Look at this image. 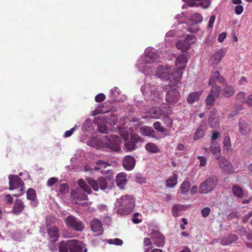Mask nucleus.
I'll use <instances>...</instances> for the list:
<instances>
[{"label": "nucleus", "mask_w": 252, "mask_h": 252, "mask_svg": "<svg viewBox=\"0 0 252 252\" xmlns=\"http://www.w3.org/2000/svg\"><path fill=\"white\" fill-rule=\"evenodd\" d=\"M69 189L68 185L66 183H63L60 185L59 190L61 193L65 194L68 192Z\"/></svg>", "instance_id": "obj_42"}, {"label": "nucleus", "mask_w": 252, "mask_h": 252, "mask_svg": "<svg viewBox=\"0 0 252 252\" xmlns=\"http://www.w3.org/2000/svg\"><path fill=\"white\" fill-rule=\"evenodd\" d=\"M105 139L107 140V142L105 143V148H109L116 152L121 150L120 146L122 142L121 137L116 135H110L106 136Z\"/></svg>", "instance_id": "obj_7"}, {"label": "nucleus", "mask_w": 252, "mask_h": 252, "mask_svg": "<svg viewBox=\"0 0 252 252\" xmlns=\"http://www.w3.org/2000/svg\"><path fill=\"white\" fill-rule=\"evenodd\" d=\"M201 212L203 217H207L210 212V209L208 207H205L202 209Z\"/></svg>", "instance_id": "obj_58"}, {"label": "nucleus", "mask_w": 252, "mask_h": 252, "mask_svg": "<svg viewBox=\"0 0 252 252\" xmlns=\"http://www.w3.org/2000/svg\"><path fill=\"white\" fill-rule=\"evenodd\" d=\"M97 129L100 132L107 133L109 129L105 125H98Z\"/></svg>", "instance_id": "obj_48"}, {"label": "nucleus", "mask_w": 252, "mask_h": 252, "mask_svg": "<svg viewBox=\"0 0 252 252\" xmlns=\"http://www.w3.org/2000/svg\"><path fill=\"white\" fill-rule=\"evenodd\" d=\"M158 58V55L154 49H147L146 50L145 62L151 63L156 62Z\"/></svg>", "instance_id": "obj_12"}, {"label": "nucleus", "mask_w": 252, "mask_h": 252, "mask_svg": "<svg viewBox=\"0 0 252 252\" xmlns=\"http://www.w3.org/2000/svg\"><path fill=\"white\" fill-rule=\"evenodd\" d=\"M145 149L147 151L151 153H157L160 151L158 146L153 143H148L146 144Z\"/></svg>", "instance_id": "obj_32"}, {"label": "nucleus", "mask_w": 252, "mask_h": 252, "mask_svg": "<svg viewBox=\"0 0 252 252\" xmlns=\"http://www.w3.org/2000/svg\"><path fill=\"white\" fill-rule=\"evenodd\" d=\"M220 136V133L218 131H213L211 138V142H216L215 141Z\"/></svg>", "instance_id": "obj_53"}, {"label": "nucleus", "mask_w": 252, "mask_h": 252, "mask_svg": "<svg viewBox=\"0 0 252 252\" xmlns=\"http://www.w3.org/2000/svg\"><path fill=\"white\" fill-rule=\"evenodd\" d=\"M152 240L153 243L158 247H162L165 244L164 236L158 231H154L152 232Z\"/></svg>", "instance_id": "obj_11"}, {"label": "nucleus", "mask_w": 252, "mask_h": 252, "mask_svg": "<svg viewBox=\"0 0 252 252\" xmlns=\"http://www.w3.org/2000/svg\"><path fill=\"white\" fill-rule=\"evenodd\" d=\"M225 54V53L222 49L219 50L212 57L211 61L213 62L212 63L215 65L218 64L222 59Z\"/></svg>", "instance_id": "obj_21"}, {"label": "nucleus", "mask_w": 252, "mask_h": 252, "mask_svg": "<svg viewBox=\"0 0 252 252\" xmlns=\"http://www.w3.org/2000/svg\"><path fill=\"white\" fill-rule=\"evenodd\" d=\"M105 99V95L102 93L99 94L95 97V100L96 102H100L104 100Z\"/></svg>", "instance_id": "obj_54"}, {"label": "nucleus", "mask_w": 252, "mask_h": 252, "mask_svg": "<svg viewBox=\"0 0 252 252\" xmlns=\"http://www.w3.org/2000/svg\"><path fill=\"white\" fill-rule=\"evenodd\" d=\"M226 37V33L225 32H222V33H220L219 35V37L218 38V40L220 42H222L223 41L224 39Z\"/></svg>", "instance_id": "obj_61"}, {"label": "nucleus", "mask_w": 252, "mask_h": 252, "mask_svg": "<svg viewBox=\"0 0 252 252\" xmlns=\"http://www.w3.org/2000/svg\"><path fill=\"white\" fill-rule=\"evenodd\" d=\"M135 181L139 184H143L146 182V180L141 174H138L135 176Z\"/></svg>", "instance_id": "obj_51"}, {"label": "nucleus", "mask_w": 252, "mask_h": 252, "mask_svg": "<svg viewBox=\"0 0 252 252\" xmlns=\"http://www.w3.org/2000/svg\"><path fill=\"white\" fill-rule=\"evenodd\" d=\"M85 244L75 239L61 241L59 246V252H87Z\"/></svg>", "instance_id": "obj_1"}, {"label": "nucleus", "mask_w": 252, "mask_h": 252, "mask_svg": "<svg viewBox=\"0 0 252 252\" xmlns=\"http://www.w3.org/2000/svg\"><path fill=\"white\" fill-rule=\"evenodd\" d=\"M235 13L237 15H240L243 12L244 7L241 5H237L235 7Z\"/></svg>", "instance_id": "obj_55"}, {"label": "nucleus", "mask_w": 252, "mask_h": 252, "mask_svg": "<svg viewBox=\"0 0 252 252\" xmlns=\"http://www.w3.org/2000/svg\"><path fill=\"white\" fill-rule=\"evenodd\" d=\"M136 160L131 156H126L123 160V165L124 168L127 170L133 169L135 165Z\"/></svg>", "instance_id": "obj_13"}, {"label": "nucleus", "mask_w": 252, "mask_h": 252, "mask_svg": "<svg viewBox=\"0 0 252 252\" xmlns=\"http://www.w3.org/2000/svg\"><path fill=\"white\" fill-rule=\"evenodd\" d=\"M235 93L234 88L230 85H227L225 87L221 89V94L224 98H227L232 97Z\"/></svg>", "instance_id": "obj_17"}, {"label": "nucleus", "mask_w": 252, "mask_h": 252, "mask_svg": "<svg viewBox=\"0 0 252 252\" xmlns=\"http://www.w3.org/2000/svg\"><path fill=\"white\" fill-rule=\"evenodd\" d=\"M218 164L219 166L222 169L223 171L227 172L228 174L233 173L234 168L232 164L227 159L224 158V157H221L218 158Z\"/></svg>", "instance_id": "obj_10"}, {"label": "nucleus", "mask_w": 252, "mask_h": 252, "mask_svg": "<svg viewBox=\"0 0 252 252\" xmlns=\"http://www.w3.org/2000/svg\"><path fill=\"white\" fill-rule=\"evenodd\" d=\"M216 19V17L214 15H213L211 16L209 21V24L208 27L210 28H213V24L215 22Z\"/></svg>", "instance_id": "obj_62"}, {"label": "nucleus", "mask_w": 252, "mask_h": 252, "mask_svg": "<svg viewBox=\"0 0 252 252\" xmlns=\"http://www.w3.org/2000/svg\"><path fill=\"white\" fill-rule=\"evenodd\" d=\"M87 181L94 191H98L99 188L101 190H104L107 189L108 186L107 180L103 177L99 178L98 181L92 177H88L87 178Z\"/></svg>", "instance_id": "obj_9"}, {"label": "nucleus", "mask_w": 252, "mask_h": 252, "mask_svg": "<svg viewBox=\"0 0 252 252\" xmlns=\"http://www.w3.org/2000/svg\"><path fill=\"white\" fill-rule=\"evenodd\" d=\"M208 123L209 126L213 128L218 127L219 126V117L215 114V112L212 111L211 112Z\"/></svg>", "instance_id": "obj_20"}, {"label": "nucleus", "mask_w": 252, "mask_h": 252, "mask_svg": "<svg viewBox=\"0 0 252 252\" xmlns=\"http://www.w3.org/2000/svg\"><path fill=\"white\" fill-rule=\"evenodd\" d=\"M223 143L224 148L227 150L230 149V148L231 147V141L229 136H225L224 138Z\"/></svg>", "instance_id": "obj_45"}, {"label": "nucleus", "mask_w": 252, "mask_h": 252, "mask_svg": "<svg viewBox=\"0 0 252 252\" xmlns=\"http://www.w3.org/2000/svg\"><path fill=\"white\" fill-rule=\"evenodd\" d=\"M220 93L221 94V88L220 87L216 86V85H213L211 89L210 94H212L213 97L216 98H218Z\"/></svg>", "instance_id": "obj_34"}, {"label": "nucleus", "mask_w": 252, "mask_h": 252, "mask_svg": "<svg viewBox=\"0 0 252 252\" xmlns=\"http://www.w3.org/2000/svg\"><path fill=\"white\" fill-rule=\"evenodd\" d=\"M4 201L6 203L11 204L13 202V198L11 195L6 194L4 197Z\"/></svg>", "instance_id": "obj_60"}, {"label": "nucleus", "mask_w": 252, "mask_h": 252, "mask_svg": "<svg viewBox=\"0 0 252 252\" xmlns=\"http://www.w3.org/2000/svg\"><path fill=\"white\" fill-rule=\"evenodd\" d=\"M9 189H15L13 194L15 196L21 195L24 193V183L18 175H10L8 176Z\"/></svg>", "instance_id": "obj_5"}, {"label": "nucleus", "mask_w": 252, "mask_h": 252, "mask_svg": "<svg viewBox=\"0 0 252 252\" xmlns=\"http://www.w3.org/2000/svg\"><path fill=\"white\" fill-rule=\"evenodd\" d=\"M211 4L210 0H197V5L203 8H207Z\"/></svg>", "instance_id": "obj_40"}, {"label": "nucleus", "mask_w": 252, "mask_h": 252, "mask_svg": "<svg viewBox=\"0 0 252 252\" xmlns=\"http://www.w3.org/2000/svg\"><path fill=\"white\" fill-rule=\"evenodd\" d=\"M88 145L97 149L104 148L103 142L98 138H93L89 142Z\"/></svg>", "instance_id": "obj_27"}, {"label": "nucleus", "mask_w": 252, "mask_h": 252, "mask_svg": "<svg viewBox=\"0 0 252 252\" xmlns=\"http://www.w3.org/2000/svg\"><path fill=\"white\" fill-rule=\"evenodd\" d=\"M119 207L117 208V212L121 215H127L130 213V211L126 209V206H118Z\"/></svg>", "instance_id": "obj_43"}, {"label": "nucleus", "mask_w": 252, "mask_h": 252, "mask_svg": "<svg viewBox=\"0 0 252 252\" xmlns=\"http://www.w3.org/2000/svg\"><path fill=\"white\" fill-rule=\"evenodd\" d=\"M238 127L239 132L242 135H246L250 131L251 126L249 123L246 122L244 120L240 119L238 122Z\"/></svg>", "instance_id": "obj_16"}, {"label": "nucleus", "mask_w": 252, "mask_h": 252, "mask_svg": "<svg viewBox=\"0 0 252 252\" xmlns=\"http://www.w3.org/2000/svg\"><path fill=\"white\" fill-rule=\"evenodd\" d=\"M197 159L200 160L199 166H204L207 163V159L205 157L199 156L197 157Z\"/></svg>", "instance_id": "obj_52"}, {"label": "nucleus", "mask_w": 252, "mask_h": 252, "mask_svg": "<svg viewBox=\"0 0 252 252\" xmlns=\"http://www.w3.org/2000/svg\"><path fill=\"white\" fill-rule=\"evenodd\" d=\"M154 127L155 129L158 131L163 132L165 131V128L161 126V123L159 122H156L154 123Z\"/></svg>", "instance_id": "obj_46"}, {"label": "nucleus", "mask_w": 252, "mask_h": 252, "mask_svg": "<svg viewBox=\"0 0 252 252\" xmlns=\"http://www.w3.org/2000/svg\"><path fill=\"white\" fill-rule=\"evenodd\" d=\"M118 202L120 205H135V199L131 195H126L118 199Z\"/></svg>", "instance_id": "obj_19"}, {"label": "nucleus", "mask_w": 252, "mask_h": 252, "mask_svg": "<svg viewBox=\"0 0 252 252\" xmlns=\"http://www.w3.org/2000/svg\"><path fill=\"white\" fill-rule=\"evenodd\" d=\"M219 182L218 177L215 175L210 176L201 183L198 188V192L201 194H207L213 191L217 186Z\"/></svg>", "instance_id": "obj_4"}, {"label": "nucleus", "mask_w": 252, "mask_h": 252, "mask_svg": "<svg viewBox=\"0 0 252 252\" xmlns=\"http://www.w3.org/2000/svg\"><path fill=\"white\" fill-rule=\"evenodd\" d=\"M238 240L237 235L235 234H229L224 237L221 240V244L222 245H228Z\"/></svg>", "instance_id": "obj_23"}, {"label": "nucleus", "mask_w": 252, "mask_h": 252, "mask_svg": "<svg viewBox=\"0 0 252 252\" xmlns=\"http://www.w3.org/2000/svg\"><path fill=\"white\" fill-rule=\"evenodd\" d=\"M56 241L51 240L48 244V247L49 250L52 252H55L57 251V246L55 243Z\"/></svg>", "instance_id": "obj_47"}, {"label": "nucleus", "mask_w": 252, "mask_h": 252, "mask_svg": "<svg viewBox=\"0 0 252 252\" xmlns=\"http://www.w3.org/2000/svg\"><path fill=\"white\" fill-rule=\"evenodd\" d=\"M173 37V31H170L168 32H167L166 35L165 40V41L169 44H170V42L172 41V38Z\"/></svg>", "instance_id": "obj_50"}, {"label": "nucleus", "mask_w": 252, "mask_h": 252, "mask_svg": "<svg viewBox=\"0 0 252 252\" xmlns=\"http://www.w3.org/2000/svg\"><path fill=\"white\" fill-rule=\"evenodd\" d=\"M190 21L193 24L197 25L202 21V15L199 13H195L191 15Z\"/></svg>", "instance_id": "obj_35"}, {"label": "nucleus", "mask_w": 252, "mask_h": 252, "mask_svg": "<svg viewBox=\"0 0 252 252\" xmlns=\"http://www.w3.org/2000/svg\"><path fill=\"white\" fill-rule=\"evenodd\" d=\"M190 187V183L188 181L184 182L181 187V192L183 193H186L188 192Z\"/></svg>", "instance_id": "obj_39"}, {"label": "nucleus", "mask_w": 252, "mask_h": 252, "mask_svg": "<svg viewBox=\"0 0 252 252\" xmlns=\"http://www.w3.org/2000/svg\"><path fill=\"white\" fill-rule=\"evenodd\" d=\"M36 194L35 190L32 188L29 189L27 191V197L29 200H34Z\"/></svg>", "instance_id": "obj_37"}, {"label": "nucleus", "mask_w": 252, "mask_h": 252, "mask_svg": "<svg viewBox=\"0 0 252 252\" xmlns=\"http://www.w3.org/2000/svg\"><path fill=\"white\" fill-rule=\"evenodd\" d=\"M210 149L212 151L213 154L216 157V159L218 160L220 156V145L217 142H211Z\"/></svg>", "instance_id": "obj_24"}, {"label": "nucleus", "mask_w": 252, "mask_h": 252, "mask_svg": "<svg viewBox=\"0 0 252 252\" xmlns=\"http://www.w3.org/2000/svg\"><path fill=\"white\" fill-rule=\"evenodd\" d=\"M91 227L92 231L97 235H101L103 232L101 222L97 220H93L91 222Z\"/></svg>", "instance_id": "obj_15"}, {"label": "nucleus", "mask_w": 252, "mask_h": 252, "mask_svg": "<svg viewBox=\"0 0 252 252\" xmlns=\"http://www.w3.org/2000/svg\"><path fill=\"white\" fill-rule=\"evenodd\" d=\"M48 234L51 240L57 241L59 237V230L57 227H51L48 230Z\"/></svg>", "instance_id": "obj_28"}, {"label": "nucleus", "mask_w": 252, "mask_h": 252, "mask_svg": "<svg viewBox=\"0 0 252 252\" xmlns=\"http://www.w3.org/2000/svg\"><path fill=\"white\" fill-rule=\"evenodd\" d=\"M78 184L84 191L87 192L88 194L92 193V189L88 185L83 179H79L78 181Z\"/></svg>", "instance_id": "obj_33"}, {"label": "nucleus", "mask_w": 252, "mask_h": 252, "mask_svg": "<svg viewBox=\"0 0 252 252\" xmlns=\"http://www.w3.org/2000/svg\"><path fill=\"white\" fill-rule=\"evenodd\" d=\"M166 101L169 104H173V91L170 90L167 93L166 95Z\"/></svg>", "instance_id": "obj_41"}, {"label": "nucleus", "mask_w": 252, "mask_h": 252, "mask_svg": "<svg viewBox=\"0 0 252 252\" xmlns=\"http://www.w3.org/2000/svg\"><path fill=\"white\" fill-rule=\"evenodd\" d=\"M75 130L74 127L71 128L70 130H67L64 132L63 136L64 137H67L71 136Z\"/></svg>", "instance_id": "obj_63"}, {"label": "nucleus", "mask_w": 252, "mask_h": 252, "mask_svg": "<svg viewBox=\"0 0 252 252\" xmlns=\"http://www.w3.org/2000/svg\"><path fill=\"white\" fill-rule=\"evenodd\" d=\"M233 194L237 196V199H242L244 196V191L243 189L238 185H233L232 187Z\"/></svg>", "instance_id": "obj_29"}, {"label": "nucleus", "mask_w": 252, "mask_h": 252, "mask_svg": "<svg viewBox=\"0 0 252 252\" xmlns=\"http://www.w3.org/2000/svg\"><path fill=\"white\" fill-rule=\"evenodd\" d=\"M140 131L142 135L143 136H151L153 137H155L154 134L155 131L150 127L143 126L141 127Z\"/></svg>", "instance_id": "obj_30"}, {"label": "nucleus", "mask_w": 252, "mask_h": 252, "mask_svg": "<svg viewBox=\"0 0 252 252\" xmlns=\"http://www.w3.org/2000/svg\"><path fill=\"white\" fill-rule=\"evenodd\" d=\"M243 103L247 104L250 107H252V94L249 95L247 99L244 101Z\"/></svg>", "instance_id": "obj_59"}, {"label": "nucleus", "mask_w": 252, "mask_h": 252, "mask_svg": "<svg viewBox=\"0 0 252 252\" xmlns=\"http://www.w3.org/2000/svg\"><path fill=\"white\" fill-rule=\"evenodd\" d=\"M188 58L185 55H180L176 59L175 65L177 70L174 72V87H176V85H178V83L181 80L183 74L182 70L186 68ZM179 94L178 91L174 88V95Z\"/></svg>", "instance_id": "obj_2"}, {"label": "nucleus", "mask_w": 252, "mask_h": 252, "mask_svg": "<svg viewBox=\"0 0 252 252\" xmlns=\"http://www.w3.org/2000/svg\"><path fill=\"white\" fill-rule=\"evenodd\" d=\"M246 94L243 92H240L237 93L236 95V98L237 100H242L244 102V100L245 99Z\"/></svg>", "instance_id": "obj_56"}, {"label": "nucleus", "mask_w": 252, "mask_h": 252, "mask_svg": "<svg viewBox=\"0 0 252 252\" xmlns=\"http://www.w3.org/2000/svg\"><path fill=\"white\" fill-rule=\"evenodd\" d=\"M216 99L217 98L213 97L212 94H209L207 95V98L205 100V103L207 108L209 109L211 108L212 106L214 105Z\"/></svg>", "instance_id": "obj_36"}, {"label": "nucleus", "mask_w": 252, "mask_h": 252, "mask_svg": "<svg viewBox=\"0 0 252 252\" xmlns=\"http://www.w3.org/2000/svg\"><path fill=\"white\" fill-rule=\"evenodd\" d=\"M166 186L167 188L173 187V178H170L166 180Z\"/></svg>", "instance_id": "obj_64"}, {"label": "nucleus", "mask_w": 252, "mask_h": 252, "mask_svg": "<svg viewBox=\"0 0 252 252\" xmlns=\"http://www.w3.org/2000/svg\"><path fill=\"white\" fill-rule=\"evenodd\" d=\"M202 94V91H198L190 93L187 97V101L189 104H192L198 101Z\"/></svg>", "instance_id": "obj_22"}, {"label": "nucleus", "mask_w": 252, "mask_h": 252, "mask_svg": "<svg viewBox=\"0 0 252 252\" xmlns=\"http://www.w3.org/2000/svg\"><path fill=\"white\" fill-rule=\"evenodd\" d=\"M206 130V126L200 125L199 127L197 129L194 134V139L197 140L203 137L204 136Z\"/></svg>", "instance_id": "obj_25"}, {"label": "nucleus", "mask_w": 252, "mask_h": 252, "mask_svg": "<svg viewBox=\"0 0 252 252\" xmlns=\"http://www.w3.org/2000/svg\"><path fill=\"white\" fill-rule=\"evenodd\" d=\"M24 209V206H14L12 212L15 215L19 214Z\"/></svg>", "instance_id": "obj_49"}, {"label": "nucleus", "mask_w": 252, "mask_h": 252, "mask_svg": "<svg viewBox=\"0 0 252 252\" xmlns=\"http://www.w3.org/2000/svg\"><path fill=\"white\" fill-rule=\"evenodd\" d=\"M162 113L161 110L158 107H152L151 108L148 114L149 116L154 119H158L161 116Z\"/></svg>", "instance_id": "obj_26"}, {"label": "nucleus", "mask_w": 252, "mask_h": 252, "mask_svg": "<svg viewBox=\"0 0 252 252\" xmlns=\"http://www.w3.org/2000/svg\"><path fill=\"white\" fill-rule=\"evenodd\" d=\"M71 196L74 198H76L79 200H86L88 198L87 195L82 191L78 189L76 191L72 193Z\"/></svg>", "instance_id": "obj_31"}, {"label": "nucleus", "mask_w": 252, "mask_h": 252, "mask_svg": "<svg viewBox=\"0 0 252 252\" xmlns=\"http://www.w3.org/2000/svg\"><path fill=\"white\" fill-rule=\"evenodd\" d=\"M107 242L109 244H113L117 246H121L123 244V241L119 238L110 239Z\"/></svg>", "instance_id": "obj_44"}, {"label": "nucleus", "mask_w": 252, "mask_h": 252, "mask_svg": "<svg viewBox=\"0 0 252 252\" xmlns=\"http://www.w3.org/2000/svg\"><path fill=\"white\" fill-rule=\"evenodd\" d=\"M116 181L118 187L120 189H123L125 186L127 181L126 174L124 172L119 173L116 176Z\"/></svg>", "instance_id": "obj_18"}, {"label": "nucleus", "mask_w": 252, "mask_h": 252, "mask_svg": "<svg viewBox=\"0 0 252 252\" xmlns=\"http://www.w3.org/2000/svg\"><path fill=\"white\" fill-rule=\"evenodd\" d=\"M120 133L125 140V146L127 151H132L137 149V145L141 141V138L137 134H131L128 138L129 134L127 131L121 130Z\"/></svg>", "instance_id": "obj_3"}, {"label": "nucleus", "mask_w": 252, "mask_h": 252, "mask_svg": "<svg viewBox=\"0 0 252 252\" xmlns=\"http://www.w3.org/2000/svg\"><path fill=\"white\" fill-rule=\"evenodd\" d=\"M196 42V38L192 35H188L182 40L180 39L176 43L177 48L182 52H187L190 48L191 45Z\"/></svg>", "instance_id": "obj_6"}, {"label": "nucleus", "mask_w": 252, "mask_h": 252, "mask_svg": "<svg viewBox=\"0 0 252 252\" xmlns=\"http://www.w3.org/2000/svg\"><path fill=\"white\" fill-rule=\"evenodd\" d=\"M58 181V178L55 177L50 178L47 182V185L48 187H51Z\"/></svg>", "instance_id": "obj_57"}, {"label": "nucleus", "mask_w": 252, "mask_h": 252, "mask_svg": "<svg viewBox=\"0 0 252 252\" xmlns=\"http://www.w3.org/2000/svg\"><path fill=\"white\" fill-rule=\"evenodd\" d=\"M157 73L160 78L169 79V76L172 74V68L168 66H160L158 68Z\"/></svg>", "instance_id": "obj_14"}, {"label": "nucleus", "mask_w": 252, "mask_h": 252, "mask_svg": "<svg viewBox=\"0 0 252 252\" xmlns=\"http://www.w3.org/2000/svg\"><path fill=\"white\" fill-rule=\"evenodd\" d=\"M65 222L67 227H70L78 232H82L85 229V226L83 222L78 218L73 216H68Z\"/></svg>", "instance_id": "obj_8"}, {"label": "nucleus", "mask_w": 252, "mask_h": 252, "mask_svg": "<svg viewBox=\"0 0 252 252\" xmlns=\"http://www.w3.org/2000/svg\"><path fill=\"white\" fill-rule=\"evenodd\" d=\"M219 76H220V74L218 71L213 72V76L209 79V84L210 85H215Z\"/></svg>", "instance_id": "obj_38"}]
</instances>
